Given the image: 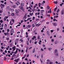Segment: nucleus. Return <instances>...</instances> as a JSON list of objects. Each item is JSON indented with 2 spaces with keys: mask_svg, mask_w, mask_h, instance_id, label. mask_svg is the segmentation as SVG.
<instances>
[{
  "mask_svg": "<svg viewBox=\"0 0 64 64\" xmlns=\"http://www.w3.org/2000/svg\"><path fill=\"white\" fill-rule=\"evenodd\" d=\"M41 51H44V50H43V49L42 48H41Z\"/></svg>",
  "mask_w": 64,
  "mask_h": 64,
  "instance_id": "6e6d98bb",
  "label": "nucleus"
},
{
  "mask_svg": "<svg viewBox=\"0 0 64 64\" xmlns=\"http://www.w3.org/2000/svg\"><path fill=\"white\" fill-rule=\"evenodd\" d=\"M27 51H28V48H27V49L26 50V53L27 52Z\"/></svg>",
  "mask_w": 64,
  "mask_h": 64,
  "instance_id": "c85d7f7f",
  "label": "nucleus"
},
{
  "mask_svg": "<svg viewBox=\"0 0 64 64\" xmlns=\"http://www.w3.org/2000/svg\"><path fill=\"white\" fill-rule=\"evenodd\" d=\"M10 47H12V44H10Z\"/></svg>",
  "mask_w": 64,
  "mask_h": 64,
  "instance_id": "c756f323",
  "label": "nucleus"
},
{
  "mask_svg": "<svg viewBox=\"0 0 64 64\" xmlns=\"http://www.w3.org/2000/svg\"><path fill=\"white\" fill-rule=\"evenodd\" d=\"M1 2L2 3H4V1H3V0H2L1 1Z\"/></svg>",
  "mask_w": 64,
  "mask_h": 64,
  "instance_id": "4d7b16f0",
  "label": "nucleus"
},
{
  "mask_svg": "<svg viewBox=\"0 0 64 64\" xmlns=\"http://www.w3.org/2000/svg\"><path fill=\"white\" fill-rule=\"evenodd\" d=\"M38 6L39 7H41V3H39L38 4Z\"/></svg>",
  "mask_w": 64,
  "mask_h": 64,
  "instance_id": "4468645a",
  "label": "nucleus"
},
{
  "mask_svg": "<svg viewBox=\"0 0 64 64\" xmlns=\"http://www.w3.org/2000/svg\"><path fill=\"white\" fill-rule=\"evenodd\" d=\"M31 42H32V40H30V43L31 44Z\"/></svg>",
  "mask_w": 64,
  "mask_h": 64,
  "instance_id": "58836bf2",
  "label": "nucleus"
},
{
  "mask_svg": "<svg viewBox=\"0 0 64 64\" xmlns=\"http://www.w3.org/2000/svg\"><path fill=\"white\" fill-rule=\"evenodd\" d=\"M22 64H26L25 63V62H23Z\"/></svg>",
  "mask_w": 64,
  "mask_h": 64,
  "instance_id": "774afa93",
  "label": "nucleus"
},
{
  "mask_svg": "<svg viewBox=\"0 0 64 64\" xmlns=\"http://www.w3.org/2000/svg\"><path fill=\"white\" fill-rule=\"evenodd\" d=\"M35 17L34 16H33V17L32 20H35Z\"/></svg>",
  "mask_w": 64,
  "mask_h": 64,
  "instance_id": "cd10ccee",
  "label": "nucleus"
},
{
  "mask_svg": "<svg viewBox=\"0 0 64 64\" xmlns=\"http://www.w3.org/2000/svg\"><path fill=\"white\" fill-rule=\"evenodd\" d=\"M34 10H35V9L34 8H33V9L32 10V11H33V12H34Z\"/></svg>",
  "mask_w": 64,
  "mask_h": 64,
  "instance_id": "09e8293b",
  "label": "nucleus"
},
{
  "mask_svg": "<svg viewBox=\"0 0 64 64\" xmlns=\"http://www.w3.org/2000/svg\"><path fill=\"white\" fill-rule=\"evenodd\" d=\"M0 23H3V20H1L0 21Z\"/></svg>",
  "mask_w": 64,
  "mask_h": 64,
  "instance_id": "4c0bfd02",
  "label": "nucleus"
},
{
  "mask_svg": "<svg viewBox=\"0 0 64 64\" xmlns=\"http://www.w3.org/2000/svg\"><path fill=\"white\" fill-rule=\"evenodd\" d=\"M54 54L56 55L57 56H58V51H57V50L56 49L54 51Z\"/></svg>",
  "mask_w": 64,
  "mask_h": 64,
  "instance_id": "f257e3e1",
  "label": "nucleus"
},
{
  "mask_svg": "<svg viewBox=\"0 0 64 64\" xmlns=\"http://www.w3.org/2000/svg\"><path fill=\"white\" fill-rule=\"evenodd\" d=\"M28 41H29V40H30V37H28Z\"/></svg>",
  "mask_w": 64,
  "mask_h": 64,
  "instance_id": "2f4dec72",
  "label": "nucleus"
},
{
  "mask_svg": "<svg viewBox=\"0 0 64 64\" xmlns=\"http://www.w3.org/2000/svg\"><path fill=\"white\" fill-rule=\"evenodd\" d=\"M7 30V32H9V31H10V30H9V29H8Z\"/></svg>",
  "mask_w": 64,
  "mask_h": 64,
  "instance_id": "f704fd0d",
  "label": "nucleus"
},
{
  "mask_svg": "<svg viewBox=\"0 0 64 64\" xmlns=\"http://www.w3.org/2000/svg\"><path fill=\"white\" fill-rule=\"evenodd\" d=\"M3 12V11L2 10H0V13H2V12Z\"/></svg>",
  "mask_w": 64,
  "mask_h": 64,
  "instance_id": "a19ab883",
  "label": "nucleus"
},
{
  "mask_svg": "<svg viewBox=\"0 0 64 64\" xmlns=\"http://www.w3.org/2000/svg\"><path fill=\"white\" fill-rule=\"evenodd\" d=\"M57 42L56 41H55V44H57Z\"/></svg>",
  "mask_w": 64,
  "mask_h": 64,
  "instance_id": "338daca9",
  "label": "nucleus"
},
{
  "mask_svg": "<svg viewBox=\"0 0 64 64\" xmlns=\"http://www.w3.org/2000/svg\"><path fill=\"white\" fill-rule=\"evenodd\" d=\"M19 58H18L17 59H15L14 60V61H15V62H16V63H17L18 62V61H19Z\"/></svg>",
  "mask_w": 64,
  "mask_h": 64,
  "instance_id": "423d86ee",
  "label": "nucleus"
},
{
  "mask_svg": "<svg viewBox=\"0 0 64 64\" xmlns=\"http://www.w3.org/2000/svg\"><path fill=\"white\" fill-rule=\"evenodd\" d=\"M13 23H14V22H12V20H11L10 23V25H12L13 24Z\"/></svg>",
  "mask_w": 64,
  "mask_h": 64,
  "instance_id": "20e7f679",
  "label": "nucleus"
},
{
  "mask_svg": "<svg viewBox=\"0 0 64 64\" xmlns=\"http://www.w3.org/2000/svg\"><path fill=\"white\" fill-rule=\"evenodd\" d=\"M39 20V19H38V18H36V21H38V20Z\"/></svg>",
  "mask_w": 64,
  "mask_h": 64,
  "instance_id": "603ef678",
  "label": "nucleus"
},
{
  "mask_svg": "<svg viewBox=\"0 0 64 64\" xmlns=\"http://www.w3.org/2000/svg\"><path fill=\"white\" fill-rule=\"evenodd\" d=\"M28 28H30V27H31V26L30 25H28Z\"/></svg>",
  "mask_w": 64,
  "mask_h": 64,
  "instance_id": "f3484780",
  "label": "nucleus"
},
{
  "mask_svg": "<svg viewBox=\"0 0 64 64\" xmlns=\"http://www.w3.org/2000/svg\"><path fill=\"white\" fill-rule=\"evenodd\" d=\"M0 5H2V6H3V7H4V6H5V5H4V4H1Z\"/></svg>",
  "mask_w": 64,
  "mask_h": 64,
  "instance_id": "6ab92c4d",
  "label": "nucleus"
},
{
  "mask_svg": "<svg viewBox=\"0 0 64 64\" xmlns=\"http://www.w3.org/2000/svg\"><path fill=\"white\" fill-rule=\"evenodd\" d=\"M59 11H60V10H59V9H58L56 11L57 13H58Z\"/></svg>",
  "mask_w": 64,
  "mask_h": 64,
  "instance_id": "5701e85b",
  "label": "nucleus"
},
{
  "mask_svg": "<svg viewBox=\"0 0 64 64\" xmlns=\"http://www.w3.org/2000/svg\"><path fill=\"white\" fill-rule=\"evenodd\" d=\"M16 13H18V10H16Z\"/></svg>",
  "mask_w": 64,
  "mask_h": 64,
  "instance_id": "37998d69",
  "label": "nucleus"
},
{
  "mask_svg": "<svg viewBox=\"0 0 64 64\" xmlns=\"http://www.w3.org/2000/svg\"><path fill=\"white\" fill-rule=\"evenodd\" d=\"M50 32H51L52 33H53V30H50Z\"/></svg>",
  "mask_w": 64,
  "mask_h": 64,
  "instance_id": "de8ad7c7",
  "label": "nucleus"
},
{
  "mask_svg": "<svg viewBox=\"0 0 64 64\" xmlns=\"http://www.w3.org/2000/svg\"><path fill=\"white\" fill-rule=\"evenodd\" d=\"M54 4H57V3H58V2H57V1L55 2H54Z\"/></svg>",
  "mask_w": 64,
  "mask_h": 64,
  "instance_id": "412c9836",
  "label": "nucleus"
},
{
  "mask_svg": "<svg viewBox=\"0 0 64 64\" xmlns=\"http://www.w3.org/2000/svg\"><path fill=\"white\" fill-rule=\"evenodd\" d=\"M38 12H40V9H38Z\"/></svg>",
  "mask_w": 64,
  "mask_h": 64,
  "instance_id": "864d4df0",
  "label": "nucleus"
},
{
  "mask_svg": "<svg viewBox=\"0 0 64 64\" xmlns=\"http://www.w3.org/2000/svg\"><path fill=\"white\" fill-rule=\"evenodd\" d=\"M20 5L22 6H24V3H21Z\"/></svg>",
  "mask_w": 64,
  "mask_h": 64,
  "instance_id": "aec40b11",
  "label": "nucleus"
},
{
  "mask_svg": "<svg viewBox=\"0 0 64 64\" xmlns=\"http://www.w3.org/2000/svg\"><path fill=\"white\" fill-rule=\"evenodd\" d=\"M57 7H56L54 9V12H55L56 11V10H57Z\"/></svg>",
  "mask_w": 64,
  "mask_h": 64,
  "instance_id": "dca6fc26",
  "label": "nucleus"
},
{
  "mask_svg": "<svg viewBox=\"0 0 64 64\" xmlns=\"http://www.w3.org/2000/svg\"><path fill=\"white\" fill-rule=\"evenodd\" d=\"M26 35H28V32H26Z\"/></svg>",
  "mask_w": 64,
  "mask_h": 64,
  "instance_id": "5fc2aeb1",
  "label": "nucleus"
},
{
  "mask_svg": "<svg viewBox=\"0 0 64 64\" xmlns=\"http://www.w3.org/2000/svg\"><path fill=\"white\" fill-rule=\"evenodd\" d=\"M51 49H52L51 48H49L48 49V50H49L50 51H51Z\"/></svg>",
  "mask_w": 64,
  "mask_h": 64,
  "instance_id": "7c9ffc66",
  "label": "nucleus"
},
{
  "mask_svg": "<svg viewBox=\"0 0 64 64\" xmlns=\"http://www.w3.org/2000/svg\"><path fill=\"white\" fill-rule=\"evenodd\" d=\"M47 8L48 9H49L50 8V7H49V6H47Z\"/></svg>",
  "mask_w": 64,
  "mask_h": 64,
  "instance_id": "a878e982",
  "label": "nucleus"
},
{
  "mask_svg": "<svg viewBox=\"0 0 64 64\" xmlns=\"http://www.w3.org/2000/svg\"><path fill=\"white\" fill-rule=\"evenodd\" d=\"M4 26H5L6 27L7 26V24H5L4 25Z\"/></svg>",
  "mask_w": 64,
  "mask_h": 64,
  "instance_id": "8fccbe9b",
  "label": "nucleus"
},
{
  "mask_svg": "<svg viewBox=\"0 0 64 64\" xmlns=\"http://www.w3.org/2000/svg\"><path fill=\"white\" fill-rule=\"evenodd\" d=\"M52 24H53L54 26H57V23H53Z\"/></svg>",
  "mask_w": 64,
  "mask_h": 64,
  "instance_id": "6e6552de",
  "label": "nucleus"
},
{
  "mask_svg": "<svg viewBox=\"0 0 64 64\" xmlns=\"http://www.w3.org/2000/svg\"><path fill=\"white\" fill-rule=\"evenodd\" d=\"M46 15L47 16H49V17L50 16V15L49 14H46Z\"/></svg>",
  "mask_w": 64,
  "mask_h": 64,
  "instance_id": "b1692460",
  "label": "nucleus"
},
{
  "mask_svg": "<svg viewBox=\"0 0 64 64\" xmlns=\"http://www.w3.org/2000/svg\"><path fill=\"white\" fill-rule=\"evenodd\" d=\"M6 34V35H9V33L8 32H7Z\"/></svg>",
  "mask_w": 64,
  "mask_h": 64,
  "instance_id": "680f3d73",
  "label": "nucleus"
},
{
  "mask_svg": "<svg viewBox=\"0 0 64 64\" xmlns=\"http://www.w3.org/2000/svg\"><path fill=\"white\" fill-rule=\"evenodd\" d=\"M4 60H6V57H4Z\"/></svg>",
  "mask_w": 64,
  "mask_h": 64,
  "instance_id": "c9c22d12",
  "label": "nucleus"
},
{
  "mask_svg": "<svg viewBox=\"0 0 64 64\" xmlns=\"http://www.w3.org/2000/svg\"><path fill=\"white\" fill-rule=\"evenodd\" d=\"M40 24H37L36 25V26H39Z\"/></svg>",
  "mask_w": 64,
  "mask_h": 64,
  "instance_id": "9b49d317",
  "label": "nucleus"
},
{
  "mask_svg": "<svg viewBox=\"0 0 64 64\" xmlns=\"http://www.w3.org/2000/svg\"><path fill=\"white\" fill-rule=\"evenodd\" d=\"M11 60H14V58H13V57H12V58L11 59Z\"/></svg>",
  "mask_w": 64,
  "mask_h": 64,
  "instance_id": "c03bdc74",
  "label": "nucleus"
},
{
  "mask_svg": "<svg viewBox=\"0 0 64 64\" xmlns=\"http://www.w3.org/2000/svg\"><path fill=\"white\" fill-rule=\"evenodd\" d=\"M46 24H49V22H46Z\"/></svg>",
  "mask_w": 64,
  "mask_h": 64,
  "instance_id": "a18cd8bd",
  "label": "nucleus"
},
{
  "mask_svg": "<svg viewBox=\"0 0 64 64\" xmlns=\"http://www.w3.org/2000/svg\"><path fill=\"white\" fill-rule=\"evenodd\" d=\"M11 11L12 12H13L14 11V9H11Z\"/></svg>",
  "mask_w": 64,
  "mask_h": 64,
  "instance_id": "ea45409f",
  "label": "nucleus"
},
{
  "mask_svg": "<svg viewBox=\"0 0 64 64\" xmlns=\"http://www.w3.org/2000/svg\"><path fill=\"white\" fill-rule=\"evenodd\" d=\"M11 15H12V16H14V15H15V14H14V13L12 12V13H11Z\"/></svg>",
  "mask_w": 64,
  "mask_h": 64,
  "instance_id": "9d476101",
  "label": "nucleus"
},
{
  "mask_svg": "<svg viewBox=\"0 0 64 64\" xmlns=\"http://www.w3.org/2000/svg\"><path fill=\"white\" fill-rule=\"evenodd\" d=\"M20 41L21 42H23V40H22V39H20Z\"/></svg>",
  "mask_w": 64,
  "mask_h": 64,
  "instance_id": "bb28decb",
  "label": "nucleus"
},
{
  "mask_svg": "<svg viewBox=\"0 0 64 64\" xmlns=\"http://www.w3.org/2000/svg\"><path fill=\"white\" fill-rule=\"evenodd\" d=\"M9 8V7L8 6H7L6 8V9H8Z\"/></svg>",
  "mask_w": 64,
  "mask_h": 64,
  "instance_id": "052dcab7",
  "label": "nucleus"
},
{
  "mask_svg": "<svg viewBox=\"0 0 64 64\" xmlns=\"http://www.w3.org/2000/svg\"><path fill=\"white\" fill-rule=\"evenodd\" d=\"M14 59H16V58H17V57L15 56L14 57Z\"/></svg>",
  "mask_w": 64,
  "mask_h": 64,
  "instance_id": "49530a36",
  "label": "nucleus"
},
{
  "mask_svg": "<svg viewBox=\"0 0 64 64\" xmlns=\"http://www.w3.org/2000/svg\"><path fill=\"white\" fill-rule=\"evenodd\" d=\"M8 53H11V52L9 50H8Z\"/></svg>",
  "mask_w": 64,
  "mask_h": 64,
  "instance_id": "3c124183",
  "label": "nucleus"
},
{
  "mask_svg": "<svg viewBox=\"0 0 64 64\" xmlns=\"http://www.w3.org/2000/svg\"><path fill=\"white\" fill-rule=\"evenodd\" d=\"M35 49L34 48L33 50L32 53H33L35 52Z\"/></svg>",
  "mask_w": 64,
  "mask_h": 64,
  "instance_id": "393cba45",
  "label": "nucleus"
},
{
  "mask_svg": "<svg viewBox=\"0 0 64 64\" xmlns=\"http://www.w3.org/2000/svg\"><path fill=\"white\" fill-rule=\"evenodd\" d=\"M13 8H16V6L15 5H14V6H12Z\"/></svg>",
  "mask_w": 64,
  "mask_h": 64,
  "instance_id": "4be33fe9",
  "label": "nucleus"
},
{
  "mask_svg": "<svg viewBox=\"0 0 64 64\" xmlns=\"http://www.w3.org/2000/svg\"><path fill=\"white\" fill-rule=\"evenodd\" d=\"M26 16H27V14H26L24 15V17H23V19H24V20H25V19H26L27 18Z\"/></svg>",
  "mask_w": 64,
  "mask_h": 64,
  "instance_id": "39448f33",
  "label": "nucleus"
},
{
  "mask_svg": "<svg viewBox=\"0 0 64 64\" xmlns=\"http://www.w3.org/2000/svg\"><path fill=\"white\" fill-rule=\"evenodd\" d=\"M4 52H5V53H7V51L6 50H5L4 51Z\"/></svg>",
  "mask_w": 64,
  "mask_h": 64,
  "instance_id": "0e129e2a",
  "label": "nucleus"
},
{
  "mask_svg": "<svg viewBox=\"0 0 64 64\" xmlns=\"http://www.w3.org/2000/svg\"><path fill=\"white\" fill-rule=\"evenodd\" d=\"M0 51H1V52H3V50L2 49H0Z\"/></svg>",
  "mask_w": 64,
  "mask_h": 64,
  "instance_id": "69168bd1",
  "label": "nucleus"
},
{
  "mask_svg": "<svg viewBox=\"0 0 64 64\" xmlns=\"http://www.w3.org/2000/svg\"><path fill=\"white\" fill-rule=\"evenodd\" d=\"M53 20L54 21H55L56 20V19H55V18Z\"/></svg>",
  "mask_w": 64,
  "mask_h": 64,
  "instance_id": "13d9d810",
  "label": "nucleus"
},
{
  "mask_svg": "<svg viewBox=\"0 0 64 64\" xmlns=\"http://www.w3.org/2000/svg\"><path fill=\"white\" fill-rule=\"evenodd\" d=\"M45 11L44 10H42L41 11V13H43V12H44Z\"/></svg>",
  "mask_w": 64,
  "mask_h": 64,
  "instance_id": "a211bd4d",
  "label": "nucleus"
},
{
  "mask_svg": "<svg viewBox=\"0 0 64 64\" xmlns=\"http://www.w3.org/2000/svg\"><path fill=\"white\" fill-rule=\"evenodd\" d=\"M26 44H27V45H29V42L28 41V40L26 41Z\"/></svg>",
  "mask_w": 64,
  "mask_h": 64,
  "instance_id": "ddd939ff",
  "label": "nucleus"
},
{
  "mask_svg": "<svg viewBox=\"0 0 64 64\" xmlns=\"http://www.w3.org/2000/svg\"><path fill=\"white\" fill-rule=\"evenodd\" d=\"M6 40H9V38H6Z\"/></svg>",
  "mask_w": 64,
  "mask_h": 64,
  "instance_id": "e433bc0d",
  "label": "nucleus"
},
{
  "mask_svg": "<svg viewBox=\"0 0 64 64\" xmlns=\"http://www.w3.org/2000/svg\"><path fill=\"white\" fill-rule=\"evenodd\" d=\"M36 7V6L35 5L34 6V8H35Z\"/></svg>",
  "mask_w": 64,
  "mask_h": 64,
  "instance_id": "bf43d9fd",
  "label": "nucleus"
},
{
  "mask_svg": "<svg viewBox=\"0 0 64 64\" xmlns=\"http://www.w3.org/2000/svg\"><path fill=\"white\" fill-rule=\"evenodd\" d=\"M12 22H15L14 20L13 19H12Z\"/></svg>",
  "mask_w": 64,
  "mask_h": 64,
  "instance_id": "473e14b6",
  "label": "nucleus"
},
{
  "mask_svg": "<svg viewBox=\"0 0 64 64\" xmlns=\"http://www.w3.org/2000/svg\"><path fill=\"white\" fill-rule=\"evenodd\" d=\"M61 14L62 15H63L64 13V9H62V10L61 11Z\"/></svg>",
  "mask_w": 64,
  "mask_h": 64,
  "instance_id": "7ed1b4c3",
  "label": "nucleus"
},
{
  "mask_svg": "<svg viewBox=\"0 0 64 64\" xmlns=\"http://www.w3.org/2000/svg\"><path fill=\"white\" fill-rule=\"evenodd\" d=\"M32 27H35V25H34V24H33L32 25Z\"/></svg>",
  "mask_w": 64,
  "mask_h": 64,
  "instance_id": "72a5a7b5",
  "label": "nucleus"
},
{
  "mask_svg": "<svg viewBox=\"0 0 64 64\" xmlns=\"http://www.w3.org/2000/svg\"><path fill=\"white\" fill-rule=\"evenodd\" d=\"M11 33H14V30L13 28H12L11 30Z\"/></svg>",
  "mask_w": 64,
  "mask_h": 64,
  "instance_id": "1a4fd4ad",
  "label": "nucleus"
},
{
  "mask_svg": "<svg viewBox=\"0 0 64 64\" xmlns=\"http://www.w3.org/2000/svg\"><path fill=\"white\" fill-rule=\"evenodd\" d=\"M16 55L15 54H14L13 55H12V57H14V56H16Z\"/></svg>",
  "mask_w": 64,
  "mask_h": 64,
  "instance_id": "f8f14e48",
  "label": "nucleus"
},
{
  "mask_svg": "<svg viewBox=\"0 0 64 64\" xmlns=\"http://www.w3.org/2000/svg\"><path fill=\"white\" fill-rule=\"evenodd\" d=\"M12 49L13 51H15V50L16 49V46H14L12 48Z\"/></svg>",
  "mask_w": 64,
  "mask_h": 64,
  "instance_id": "0eeeda50",
  "label": "nucleus"
},
{
  "mask_svg": "<svg viewBox=\"0 0 64 64\" xmlns=\"http://www.w3.org/2000/svg\"><path fill=\"white\" fill-rule=\"evenodd\" d=\"M39 38H40V36H38V39H39Z\"/></svg>",
  "mask_w": 64,
  "mask_h": 64,
  "instance_id": "79ce46f5",
  "label": "nucleus"
},
{
  "mask_svg": "<svg viewBox=\"0 0 64 64\" xmlns=\"http://www.w3.org/2000/svg\"><path fill=\"white\" fill-rule=\"evenodd\" d=\"M19 8L21 10H24V8L22 7L21 6H20L19 7Z\"/></svg>",
  "mask_w": 64,
  "mask_h": 64,
  "instance_id": "f03ea898",
  "label": "nucleus"
},
{
  "mask_svg": "<svg viewBox=\"0 0 64 64\" xmlns=\"http://www.w3.org/2000/svg\"><path fill=\"white\" fill-rule=\"evenodd\" d=\"M64 4V3L63 2H62L61 4H60V6H62V5Z\"/></svg>",
  "mask_w": 64,
  "mask_h": 64,
  "instance_id": "2eb2a0df",
  "label": "nucleus"
},
{
  "mask_svg": "<svg viewBox=\"0 0 64 64\" xmlns=\"http://www.w3.org/2000/svg\"><path fill=\"white\" fill-rule=\"evenodd\" d=\"M20 45H21V47H23V44H21Z\"/></svg>",
  "mask_w": 64,
  "mask_h": 64,
  "instance_id": "e2e57ef3",
  "label": "nucleus"
}]
</instances>
